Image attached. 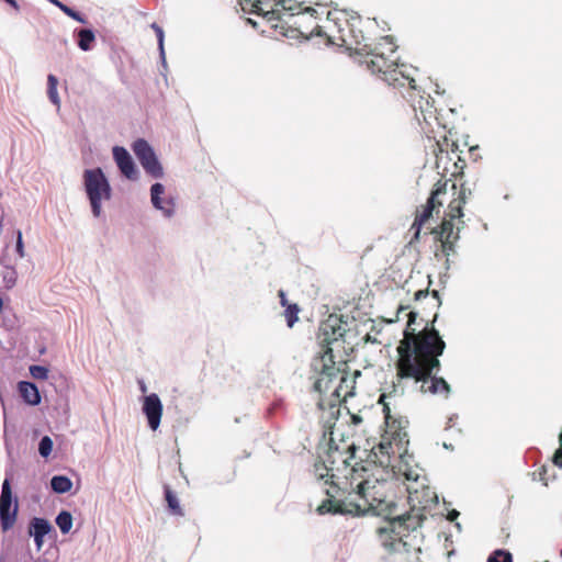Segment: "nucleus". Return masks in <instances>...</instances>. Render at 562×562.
Returning <instances> with one entry per match:
<instances>
[{
	"instance_id": "1",
	"label": "nucleus",
	"mask_w": 562,
	"mask_h": 562,
	"mask_svg": "<svg viewBox=\"0 0 562 562\" xmlns=\"http://www.w3.org/2000/svg\"><path fill=\"white\" fill-rule=\"evenodd\" d=\"M385 397L382 394L379 400L385 418L380 441L371 447L366 465L351 470L350 481H344L342 496L337 501H324L317 508L319 514L363 515L373 512L380 515L392 504L387 498L389 476L401 474L407 481H417L418 473L412 464L414 456L408 452V420L393 416Z\"/></svg>"
},
{
	"instance_id": "2",
	"label": "nucleus",
	"mask_w": 562,
	"mask_h": 562,
	"mask_svg": "<svg viewBox=\"0 0 562 562\" xmlns=\"http://www.w3.org/2000/svg\"><path fill=\"white\" fill-rule=\"evenodd\" d=\"M417 314L414 311L408 313L404 337L396 348V378L398 382L412 380L423 394L448 398L451 387L443 378L437 376L441 369L439 357L446 349L445 340L435 328L438 313L435 312L432 319L426 321L425 327L416 331L412 326Z\"/></svg>"
},
{
	"instance_id": "3",
	"label": "nucleus",
	"mask_w": 562,
	"mask_h": 562,
	"mask_svg": "<svg viewBox=\"0 0 562 562\" xmlns=\"http://www.w3.org/2000/svg\"><path fill=\"white\" fill-rule=\"evenodd\" d=\"M397 46L391 36H383L368 52L361 64L372 74L378 75L393 88H407L408 100L412 103L415 116L419 123H424L428 132L434 133L436 127L446 128L434 100L429 95L420 94L416 81L411 74V68L405 64H398Z\"/></svg>"
},
{
	"instance_id": "4",
	"label": "nucleus",
	"mask_w": 562,
	"mask_h": 562,
	"mask_svg": "<svg viewBox=\"0 0 562 562\" xmlns=\"http://www.w3.org/2000/svg\"><path fill=\"white\" fill-rule=\"evenodd\" d=\"M448 181L439 180L425 205H422L420 210H417L415 220L411 226V231L414 232L412 240H418L423 228L429 229V233L435 235V239L440 243L439 249L435 252L437 258H445L449 260L451 255L456 254V244L459 240V227L454 229V221L463 223V205L467 203L471 191L461 186L458 196L452 199L445 212V216L437 227H427V223L432 217L434 212L437 214L440 211L443 202L442 195L447 194Z\"/></svg>"
},
{
	"instance_id": "5",
	"label": "nucleus",
	"mask_w": 562,
	"mask_h": 562,
	"mask_svg": "<svg viewBox=\"0 0 562 562\" xmlns=\"http://www.w3.org/2000/svg\"><path fill=\"white\" fill-rule=\"evenodd\" d=\"M357 447L351 443L345 451L338 447H329L325 459L322 463L315 464V471L318 479L325 480L333 487L337 488L339 496H342L344 481H350L351 470L361 468L362 463L356 462L350 464V460L355 459Z\"/></svg>"
},
{
	"instance_id": "6",
	"label": "nucleus",
	"mask_w": 562,
	"mask_h": 562,
	"mask_svg": "<svg viewBox=\"0 0 562 562\" xmlns=\"http://www.w3.org/2000/svg\"><path fill=\"white\" fill-rule=\"evenodd\" d=\"M314 13H316L315 9L306 8L305 12L296 15L294 25L302 37H321L325 45H347L344 29L336 23L335 13L328 11L326 22L323 25L314 21Z\"/></svg>"
},
{
	"instance_id": "7",
	"label": "nucleus",
	"mask_w": 562,
	"mask_h": 562,
	"mask_svg": "<svg viewBox=\"0 0 562 562\" xmlns=\"http://www.w3.org/2000/svg\"><path fill=\"white\" fill-rule=\"evenodd\" d=\"M437 496L428 486H423L422 490L408 488V504L411 508L408 512L392 518V524L406 533L416 531L422 527L430 512L431 505L436 502Z\"/></svg>"
},
{
	"instance_id": "8",
	"label": "nucleus",
	"mask_w": 562,
	"mask_h": 562,
	"mask_svg": "<svg viewBox=\"0 0 562 562\" xmlns=\"http://www.w3.org/2000/svg\"><path fill=\"white\" fill-rule=\"evenodd\" d=\"M311 369L314 380L313 390L319 394L333 393L334 381L338 378L340 369L336 367L330 350L318 352L312 360Z\"/></svg>"
},
{
	"instance_id": "9",
	"label": "nucleus",
	"mask_w": 562,
	"mask_h": 562,
	"mask_svg": "<svg viewBox=\"0 0 562 562\" xmlns=\"http://www.w3.org/2000/svg\"><path fill=\"white\" fill-rule=\"evenodd\" d=\"M85 188L95 217L101 214L102 200H110L111 187L100 168L87 169L83 173Z\"/></svg>"
},
{
	"instance_id": "10",
	"label": "nucleus",
	"mask_w": 562,
	"mask_h": 562,
	"mask_svg": "<svg viewBox=\"0 0 562 562\" xmlns=\"http://www.w3.org/2000/svg\"><path fill=\"white\" fill-rule=\"evenodd\" d=\"M438 153L436 154V167L441 168L445 175L453 178L461 177L467 166L465 160L458 154V146L449 143L447 136L437 140Z\"/></svg>"
},
{
	"instance_id": "11",
	"label": "nucleus",
	"mask_w": 562,
	"mask_h": 562,
	"mask_svg": "<svg viewBox=\"0 0 562 562\" xmlns=\"http://www.w3.org/2000/svg\"><path fill=\"white\" fill-rule=\"evenodd\" d=\"M18 510V501L13 499L10 481L5 479L0 495V526L3 532L10 530L16 522Z\"/></svg>"
},
{
	"instance_id": "12",
	"label": "nucleus",
	"mask_w": 562,
	"mask_h": 562,
	"mask_svg": "<svg viewBox=\"0 0 562 562\" xmlns=\"http://www.w3.org/2000/svg\"><path fill=\"white\" fill-rule=\"evenodd\" d=\"M345 329L341 326L340 319L337 317H329L325 322H323L318 328L317 339L321 347L318 352L330 350V355L333 353V345L340 341L344 337Z\"/></svg>"
},
{
	"instance_id": "13",
	"label": "nucleus",
	"mask_w": 562,
	"mask_h": 562,
	"mask_svg": "<svg viewBox=\"0 0 562 562\" xmlns=\"http://www.w3.org/2000/svg\"><path fill=\"white\" fill-rule=\"evenodd\" d=\"M133 151L147 173L154 178L162 177V167L159 164L153 148L145 139L139 138L134 142Z\"/></svg>"
},
{
	"instance_id": "14",
	"label": "nucleus",
	"mask_w": 562,
	"mask_h": 562,
	"mask_svg": "<svg viewBox=\"0 0 562 562\" xmlns=\"http://www.w3.org/2000/svg\"><path fill=\"white\" fill-rule=\"evenodd\" d=\"M376 537L379 543L389 553L397 552L401 548L406 547V542L404 541L406 533H403L397 526H394L391 519L386 526L376 529Z\"/></svg>"
},
{
	"instance_id": "15",
	"label": "nucleus",
	"mask_w": 562,
	"mask_h": 562,
	"mask_svg": "<svg viewBox=\"0 0 562 562\" xmlns=\"http://www.w3.org/2000/svg\"><path fill=\"white\" fill-rule=\"evenodd\" d=\"M143 412L146 415L150 429L154 431L157 430L162 415V404L156 393L144 397Z\"/></svg>"
},
{
	"instance_id": "16",
	"label": "nucleus",
	"mask_w": 562,
	"mask_h": 562,
	"mask_svg": "<svg viewBox=\"0 0 562 562\" xmlns=\"http://www.w3.org/2000/svg\"><path fill=\"white\" fill-rule=\"evenodd\" d=\"M113 158L124 177L130 180H136L138 176L137 168L130 153L121 146L113 147Z\"/></svg>"
},
{
	"instance_id": "17",
	"label": "nucleus",
	"mask_w": 562,
	"mask_h": 562,
	"mask_svg": "<svg viewBox=\"0 0 562 562\" xmlns=\"http://www.w3.org/2000/svg\"><path fill=\"white\" fill-rule=\"evenodd\" d=\"M165 192V187L161 183H155L150 188V195L153 205L162 211V213L170 217L175 213L176 203L172 198H168L166 200L161 199V194Z\"/></svg>"
},
{
	"instance_id": "18",
	"label": "nucleus",
	"mask_w": 562,
	"mask_h": 562,
	"mask_svg": "<svg viewBox=\"0 0 562 562\" xmlns=\"http://www.w3.org/2000/svg\"><path fill=\"white\" fill-rule=\"evenodd\" d=\"M360 375L359 371L355 372V376L352 379L347 375H341L339 379V384L333 389V395H335L338 400H346L348 396H352L355 389V378Z\"/></svg>"
},
{
	"instance_id": "19",
	"label": "nucleus",
	"mask_w": 562,
	"mask_h": 562,
	"mask_svg": "<svg viewBox=\"0 0 562 562\" xmlns=\"http://www.w3.org/2000/svg\"><path fill=\"white\" fill-rule=\"evenodd\" d=\"M18 390L25 403L30 405H38L41 403V395L37 386L34 383L21 381L18 384Z\"/></svg>"
},
{
	"instance_id": "20",
	"label": "nucleus",
	"mask_w": 562,
	"mask_h": 562,
	"mask_svg": "<svg viewBox=\"0 0 562 562\" xmlns=\"http://www.w3.org/2000/svg\"><path fill=\"white\" fill-rule=\"evenodd\" d=\"M53 530L52 525L44 518L34 517L30 522L29 533L33 537H45Z\"/></svg>"
},
{
	"instance_id": "21",
	"label": "nucleus",
	"mask_w": 562,
	"mask_h": 562,
	"mask_svg": "<svg viewBox=\"0 0 562 562\" xmlns=\"http://www.w3.org/2000/svg\"><path fill=\"white\" fill-rule=\"evenodd\" d=\"M165 498L171 514L176 516L184 515L176 494L171 491V488L168 485L165 486Z\"/></svg>"
},
{
	"instance_id": "22",
	"label": "nucleus",
	"mask_w": 562,
	"mask_h": 562,
	"mask_svg": "<svg viewBox=\"0 0 562 562\" xmlns=\"http://www.w3.org/2000/svg\"><path fill=\"white\" fill-rule=\"evenodd\" d=\"M50 486L56 493H67L72 487V482L69 477L64 475L53 476L50 480Z\"/></svg>"
},
{
	"instance_id": "23",
	"label": "nucleus",
	"mask_w": 562,
	"mask_h": 562,
	"mask_svg": "<svg viewBox=\"0 0 562 562\" xmlns=\"http://www.w3.org/2000/svg\"><path fill=\"white\" fill-rule=\"evenodd\" d=\"M58 79L54 75L47 77V95L53 104L59 106L60 99L57 92Z\"/></svg>"
},
{
	"instance_id": "24",
	"label": "nucleus",
	"mask_w": 562,
	"mask_h": 562,
	"mask_svg": "<svg viewBox=\"0 0 562 562\" xmlns=\"http://www.w3.org/2000/svg\"><path fill=\"white\" fill-rule=\"evenodd\" d=\"M95 36L91 30H80L78 32V46L82 50L91 49L92 43L94 42Z\"/></svg>"
},
{
	"instance_id": "25",
	"label": "nucleus",
	"mask_w": 562,
	"mask_h": 562,
	"mask_svg": "<svg viewBox=\"0 0 562 562\" xmlns=\"http://www.w3.org/2000/svg\"><path fill=\"white\" fill-rule=\"evenodd\" d=\"M56 525L63 533H68L72 527V516L69 512L63 510L56 517Z\"/></svg>"
},
{
	"instance_id": "26",
	"label": "nucleus",
	"mask_w": 562,
	"mask_h": 562,
	"mask_svg": "<svg viewBox=\"0 0 562 562\" xmlns=\"http://www.w3.org/2000/svg\"><path fill=\"white\" fill-rule=\"evenodd\" d=\"M50 3L56 5L59 10H61L69 18L80 22V23H87L86 19L77 11L71 9L70 7L66 5L65 3L60 2L59 0H48Z\"/></svg>"
},
{
	"instance_id": "27",
	"label": "nucleus",
	"mask_w": 562,
	"mask_h": 562,
	"mask_svg": "<svg viewBox=\"0 0 562 562\" xmlns=\"http://www.w3.org/2000/svg\"><path fill=\"white\" fill-rule=\"evenodd\" d=\"M299 312L300 307L297 306V304H290L285 306L284 317L290 328L293 327L294 323L299 319Z\"/></svg>"
},
{
	"instance_id": "28",
	"label": "nucleus",
	"mask_w": 562,
	"mask_h": 562,
	"mask_svg": "<svg viewBox=\"0 0 562 562\" xmlns=\"http://www.w3.org/2000/svg\"><path fill=\"white\" fill-rule=\"evenodd\" d=\"M53 450V440L48 436H44L38 445V452L42 457L47 458Z\"/></svg>"
},
{
	"instance_id": "29",
	"label": "nucleus",
	"mask_w": 562,
	"mask_h": 562,
	"mask_svg": "<svg viewBox=\"0 0 562 562\" xmlns=\"http://www.w3.org/2000/svg\"><path fill=\"white\" fill-rule=\"evenodd\" d=\"M30 373L36 380L44 381V380H47V378H48V369L43 366H37V364L31 366Z\"/></svg>"
},
{
	"instance_id": "30",
	"label": "nucleus",
	"mask_w": 562,
	"mask_h": 562,
	"mask_svg": "<svg viewBox=\"0 0 562 562\" xmlns=\"http://www.w3.org/2000/svg\"><path fill=\"white\" fill-rule=\"evenodd\" d=\"M487 562H513V557L504 550H496L487 560Z\"/></svg>"
},
{
	"instance_id": "31",
	"label": "nucleus",
	"mask_w": 562,
	"mask_h": 562,
	"mask_svg": "<svg viewBox=\"0 0 562 562\" xmlns=\"http://www.w3.org/2000/svg\"><path fill=\"white\" fill-rule=\"evenodd\" d=\"M431 284L430 276H427V285L424 289L416 290L414 293L415 301H420L429 295V286Z\"/></svg>"
},
{
	"instance_id": "32",
	"label": "nucleus",
	"mask_w": 562,
	"mask_h": 562,
	"mask_svg": "<svg viewBox=\"0 0 562 562\" xmlns=\"http://www.w3.org/2000/svg\"><path fill=\"white\" fill-rule=\"evenodd\" d=\"M16 252L20 258H23L25 256L23 237H22L21 231H18V233H16Z\"/></svg>"
},
{
	"instance_id": "33",
	"label": "nucleus",
	"mask_w": 562,
	"mask_h": 562,
	"mask_svg": "<svg viewBox=\"0 0 562 562\" xmlns=\"http://www.w3.org/2000/svg\"><path fill=\"white\" fill-rule=\"evenodd\" d=\"M440 305H441V300L439 296V292L437 290H434L431 292L430 308L437 311Z\"/></svg>"
},
{
	"instance_id": "34",
	"label": "nucleus",
	"mask_w": 562,
	"mask_h": 562,
	"mask_svg": "<svg viewBox=\"0 0 562 562\" xmlns=\"http://www.w3.org/2000/svg\"><path fill=\"white\" fill-rule=\"evenodd\" d=\"M151 27L155 30L156 35L158 37L159 47H160V49H162V46H164V31H162V29L159 25H157L156 23H154L151 25Z\"/></svg>"
},
{
	"instance_id": "35",
	"label": "nucleus",
	"mask_w": 562,
	"mask_h": 562,
	"mask_svg": "<svg viewBox=\"0 0 562 562\" xmlns=\"http://www.w3.org/2000/svg\"><path fill=\"white\" fill-rule=\"evenodd\" d=\"M279 2L281 3L282 8L285 10L293 11L295 9L294 4L291 3V0H279Z\"/></svg>"
},
{
	"instance_id": "36",
	"label": "nucleus",
	"mask_w": 562,
	"mask_h": 562,
	"mask_svg": "<svg viewBox=\"0 0 562 562\" xmlns=\"http://www.w3.org/2000/svg\"><path fill=\"white\" fill-rule=\"evenodd\" d=\"M278 295H279V297H280V303H281V305H282L283 307H285V306L290 305V304L288 303V300H286V296H285V293H284V291H283V290H279Z\"/></svg>"
},
{
	"instance_id": "37",
	"label": "nucleus",
	"mask_w": 562,
	"mask_h": 562,
	"mask_svg": "<svg viewBox=\"0 0 562 562\" xmlns=\"http://www.w3.org/2000/svg\"><path fill=\"white\" fill-rule=\"evenodd\" d=\"M34 541H35L37 550H41V548L43 547V543H44V537H42V536L34 537Z\"/></svg>"
},
{
	"instance_id": "38",
	"label": "nucleus",
	"mask_w": 562,
	"mask_h": 562,
	"mask_svg": "<svg viewBox=\"0 0 562 562\" xmlns=\"http://www.w3.org/2000/svg\"><path fill=\"white\" fill-rule=\"evenodd\" d=\"M459 516V512H457L456 509L451 510L449 514H448V519L450 521H453L457 517Z\"/></svg>"
},
{
	"instance_id": "39",
	"label": "nucleus",
	"mask_w": 562,
	"mask_h": 562,
	"mask_svg": "<svg viewBox=\"0 0 562 562\" xmlns=\"http://www.w3.org/2000/svg\"><path fill=\"white\" fill-rule=\"evenodd\" d=\"M361 420H362V419H361V417H360V416H357V415H353V416H352V422H353L355 424H358V423H360Z\"/></svg>"
},
{
	"instance_id": "40",
	"label": "nucleus",
	"mask_w": 562,
	"mask_h": 562,
	"mask_svg": "<svg viewBox=\"0 0 562 562\" xmlns=\"http://www.w3.org/2000/svg\"><path fill=\"white\" fill-rule=\"evenodd\" d=\"M407 308H408V306H403V305H401V306L398 307V310H397V314H398V313H401V312H403V311H406Z\"/></svg>"
},
{
	"instance_id": "41",
	"label": "nucleus",
	"mask_w": 562,
	"mask_h": 562,
	"mask_svg": "<svg viewBox=\"0 0 562 562\" xmlns=\"http://www.w3.org/2000/svg\"><path fill=\"white\" fill-rule=\"evenodd\" d=\"M8 281L14 283L15 279L13 277H11V278H8Z\"/></svg>"
},
{
	"instance_id": "42",
	"label": "nucleus",
	"mask_w": 562,
	"mask_h": 562,
	"mask_svg": "<svg viewBox=\"0 0 562 562\" xmlns=\"http://www.w3.org/2000/svg\"><path fill=\"white\" fill-rule=\"evenodd\" d=\"M327 495L334 497V495L329 491H327Z\"/></svg>"
},
{
	"instance_id": "43",
	"label": "nucleus",
	"mask_w": 562,
	"mask_h": 562,
	"mask_svg": "<svg viewBox=\"0 0 562 562\" xmlns=\"http://www.w3.org/2000/svg\"><path fill=\"white\" fill-rule=\"evenodd\" d=\"M561 557H562V549H561V552H560Z\"/></svg>"
}]
</instances>
